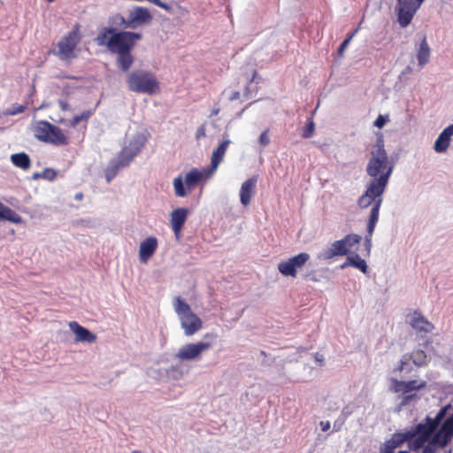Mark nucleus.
Returning <instances> with one entry per match:
<instances>
[{
  "mask_svg": "<svg viewBox=\"0 0 453 453\" xmlns=\"http://www.w3.org/2000/svg\"><path fill=\"white\" fill-rule=\"evenodd\" d=\"M393 169L394 165L388 160L384 148V139L380 134L371 151V157L366 166V173L372 177V180L360 198L380 197L388 183Z\"/></svg>",
  "mask_w": 453,
  "mask_h": 453,
  "instance_id": "1",
  "label": "nucleus"
},
{
  "mask_svg": "<svg viewBox=\"0 0 453 453\" xmlns=\"http://www.w3.org/2000/svg\"><path fill=\"white\" fill-rule=\"evenodd\" d=\"M453 411L450 404L442 407L434 418L426 417L422 422L403 433L409 442V449L418 452L428 440L436 433V429L449 411Z\"/></svg>",
  "mask_w": 453,
  "mask_h": 453,
  "instance_id": "2",
  "label": "nucleus"
},
{
  "mask_svg": "<svg viewBox=\"0 0 453 453\" xmlns=\"http://www.w3.org/2000/svg\"><path fill=\"white\" fill-rule=\"evenodd\" d=\"M142 35L134 32L119 31L115 28L104 27L96 38L99 46H105L112 54L126 50H132L136 40H140Z\"/></svg>",
  "mask_w": 453,
  "mask_h": 453,
  "instance_id": "3",
  "label": "nucleus"
},
{
  "mask_svg": "<svg viewBox=\"0 0 453 453\" xmlns=\"http://www.w3.org/2000/svg\"><path fill=\"white\" fill-rule=\"evenodd\" d=\"M146 137L143 134H136L130 141L127 146L122 149L118 157L111 160L104 170L107 182H110L118 174L119 171L129 165L134 157L145 146Z\"/></svg>",
  "mask_w": 453,
  "mask_h": 453,
  "instance_id": "4",
  "label": "nucleus"
},
{
  "mask_svg": "<svg viewBox=\"0 0 453 453\" xmlns=\"http://www.w3.org/2000/svg\"><path fill=\"white\" fill-rule=\"evenodd\" d=\"M129 90L136 93L154 95L160 91L159 82L155 75L144 70H134L127 78Z\"/></svg>",
  "mask_w": 453,
  "mask_h": 453,
  "instance_id": "5",
  "label": "nucleus"
},
{
  "mask_svg": "<svg viewBox=\"0 0 453 453\" xmlns=\"http://www.w3.org/2000/svg\"><path fill=\"white\" fill-rule=\"evenodd\" d=\"M174 310L186 335L191 336L203 327L201 319L192 311L190 306L180 296L174 298Z\"/></svg>",
  "mask_w": 453,
  "mask_h": 453,
  "instance_id": "6",
  "label": "nucleus"
},
{
  "mask_svg": "<svg viewBox=\"0 0 453 453\" xmlns=\"http://www.w3.org/2000/svg\"><path fill=\"white\" fill-rule=\"evenodd\" d=\"M34 132L35 138L41 142L56 146L68 144V138L63 130L47 120L37 121Z\"/></svg>",
  "mask_w": 453,
  "mask_h": 453,
  "instance_id": "7",
  "label": "nucleus"
},
{
  "mask_svg": "<svg viewBox=\"0 0 453 453\" xmlns=\"http://www.w3.org/2000/svg\"><path fill=\"white\" fill-rule=\"evenodd\" d=\"M206 177L205 173L196 168H193L187 173L184 179L181 176L176 177L173 180V187L176 196L180 197L187 196V191L198 188L203 179Z\"/></svg>",
  "mask_w": 453,
  "mask_h": 453,
  "instance_id": "8",
  "label": "nucleus"
},
{
  "mask_svg": "<svg viewBox=\"0 0 453 453\" xmlns=\"http://www.w3.org/2000/svg\"><path fill=\"white\" fill-rule=\"evenodd\" d=\"M81 35L79 25H76L72 31H70L58 42V50L55 54L61 60H67L75 58L74 50L81 42Z\"/></svg>",
  "mask_w": 453,
  "mask_h": 453,
  "instance_id": "9",
  "label": "nucleus"
},
{
  "mask_svg": "<svg viewBox=\"0 0 453 453\" xmlns=\"http://www.w3.org/2000/svg\"><path fill=\"white\" fill-rule=\"evenodd\" d=\"M361 236L358 234H348L343 239L333 242L323 254L325 259L333 258L335 256H344L356 244L359 243Z\"/></svg>",
  "mask_w": 453,
  "mask_h": 453,
  "instance_id": "10",
  "label": "nucleus"
},
{
  "mask_svg": "<svg viewBox=\"0 0 453 453\" xmlns=\"http://www.w3.org/2000/svg\"><path fill=\"white\" fill-rule=\"evenodd\" d=\"M310 255L306 252L299 253L278 264L279 272L285 277L296 278L299 269H302L309 261Z\"/></svg>",
  "mask_w": 453,
  "mask_h": 453,
  "instance_id": "11",
  "label": "nucleus"
},
{
  "mask_svg": "<svg viewBox=\"0 0 453 453\" xmlns=\"http://www.w3.org/2000/svg\"><path fill=\"white\" fill-rule=\"evenodd\" d=\"M359 205L362 208L371 207L369 215V220L367 225V234L365 236V246L370 250L372 245V236L375 228V226L379 219V212L382 200H358Z\"/></svg>",
  "mask_w": 453,
  "mask_h": 453,
  "instance_id": "12",
  "label": "nucleus"
},
{
  "mask_svg": "<svg viewBox=\"0 0 453 453\" xmlns=\"http://www.w3.org/2000/svg\"><path fill=\"white\" fill-rule=\"evenodd\" d=\"M424 0H397L398 21L402 27H407Z\"/></svg>",
  "mask_w": 453,
  "mask_h": 453,
  "instance_id": "13",
  "label": "nucleus"
},
{
  "mask_svg": "<svg viewBox=\"0 0 453 453\" xmlns=\"http://www.w3.org/2000/svg\"><path fill=\"white\" fill-rule=\"evenodd\" d=\"M153 19L149 9L142 6H135L128 12L127 17V28L135 29L139 27L150 24Z\"/></svg>",
  "mask_w": 453,
  "mask_h": 453,
  "instance_id": "14",
  "label": "nucleus"
},
{
  "mask_svg": "<svg viewBox=\"0 0 453 453\" xmlns=\"http://www.w3.org/2000/svg\"><path fill=\"white\" fill-rule=\"evenodd\" d=\"M212 346L211 342H198L182 346L176 354L181 361H190L200 357L201 354Z\"/></svg>",
  "mask_w": 453,
  "mask_h": 453,
  "instance_id": "15",
  "label": "nucleus"
},
{
  "mask_svg": "<svg viewBox=\"0 0 453 453\" xmlns=\"http://www.w3.org/2000/svg\"><path fill=\"white\" fill-rule=\"evenodd\" d=\"M410 326L420 335L431 333L434 329V326L418 311H414L408 316Z\"/></svg>",
  "mask_w": 453,
  "mask_h": 453,
  "instance_id": "16",
  "label": "nucleus"
},
{
  "mask_svg": "<svg viewBox=\"0 0 453 453\" xmlns=\"http://www.w3.org/2000/svg\"><path fill=\"white\" fill-rule=\"evenodd\" d=\"M158 247L157 239L155 236H150L144 239L139 246V260L146 264L154 255Z\"/></svg>",
  "mask_w": 453,
  "mask_h": 453,
  "instance_id": "17",
  "label": "nucleus"
},
{
  "mask_svg": "<svg viewBox=\"0 0 453 453\" xmlns=\"http://www.w3.org/2000/svg\"><path fill=\"white\" fill-rule=\"evenodd\" d=\"M188 214L189 211L187 208H178L171 213L170 223L176 239H180Z\"/></svg>",
  "mask_w": 453,
  "mask_h": 453,
  "instance_id": "18",
  "label": "nucleus"
},
{
  "mask_svg": "<svg viewBox=\"0 0 453 453\" xmlns=\"http://www.w3.org/2000/svg\"><path fill=\"white\" fill-rule=\"evenodd\" d=\"M426 386V381L418 382L416 380L403 381L396 379L392 380V390L395 393L407 394L411 391H417L425 388Z\"/></svg>",
  "mask_w": 453,
  "mask_h": 453,
  "instance_id": "19",
  "label": "nucleus"
},
{
  "mask_svg": "<svg viewBox=\"0 0 453 453\" xmlns=\"http://www.w3.org/2000/svg\"><path fill=\"white\" fill-rule=\"evenodd\" d=\"M69 328L75 334L76 342L92 343L95 342L96 340V335L95 334L91 333L88 329L81 326L76 321L69 322Z\"/></svg>",
  "mask_w": 453,
  "mask_h": 453,
  "instance_id": "20",
  "label": "nucleus"
},
{
  "mask_svg": "<svg viewBox=\"0 0 453 453\" xmlns=\"http://www.w3.org/2000/svg\"><path fill=\"white\" fill-rule=\"evenodd\" d=\"M407 441L404 433H395L380 447V453H395V449Z\"/></svg>",
  "mask_w": 453,
  "mask_h": 453,
  "instance_id": "21",
  "label": "nucleus"
},
{
  "mask_svg": "<svg viewBox=\"0 0 453 453\" xmlns=\"http://www.w3.org/2000/svg\"><path fill=\"white\" fill-rule=\"evenodd\" d=\"M453 135V124L448 126L439 135L434 142V149L438 153L447 150Z\"/></svg>",
  "mask_w": 453,
  "mask_h": 453,
  "instance_id": "22",
  "label": "nucleus"
},
{
  "mask_svg": "<svg viewBox=\"0 0 453 453\" xmlns=\"http://www.w3.org/2000/svg\"><path fill=\"white\" fill-rule=\"evenodd\" d=\"M231 143L229 139L222 141L216 150H213L211 157V171L214 172L218 169L220 163L223 161L225 154Z\"/></svg>",
  "mask_w": 453,
  "mask_h": 453,
  "instance_id": "23",
  "label": "nucleus"
},
{
  "mask_svg": "<svg viewBox=\"0 0 453 453\" xmlns=\"http://www.w3.org/2000/svg\"><path fill=\"white\" fill-rule=\"evenodd\" d=\"M430 53L431 50L427 44L426 38L423 36L417 52V58L420 67H423L429 62Z\"/></svg>",
  "mask_w": 453,
  "mask_h": 453,
  "instance_id": "24",
  "label": "nucleus"
},
{
  "mask_svg": "<svg viewBox=\"0 0 453 453\" xmlns=\"http://www.w3.org/2000/svg\"><path fill=\"white\" fill-rule=\"evenodd\" d=\"M117 65L123 72H127L134 64V58L131 50L117 53Z\"/></svg>",
  "mask_w": 453,
  "mask_h": 453,
  "instance_id": "25",
  "label": "nucleus"
},
{
  "mask_svg": "<svg viewBox=\"0 0 453 453\" xmlns=\"http://www.w3.org/2000/svg\"><path fill=\"white\" fill-rule=\"evenodd\" d=\"M2 220L19 224L22 222V218L11 208L0 203V221Z\"/></svg>",
  "mask_w": 453,
  "mask_h": 453,
  "instance_id": "26",
  "label": "nucleus"
},
{
  "mask_svg": "<svg viewBox=\"0 0 453 453\" xmlns=\"http://www.w3.org/2000/svg\"><path fill=\"white\" fill-rule=\"evenodd\" d=\"M257 182V177L253 176L244 181L240 190V198H251Z\"/></svg>",
  "mask_w": 453,
  "mask_h": 453,
  "instance_id": "27",
  "label": "nucleus"
},
{
  "mask_svg": "<svg viewBox=\"0 0 453 453\" xmlns=\"http://www.w3.org/2000/svg\"><path fill=\"white\" fill-rule=\"evenodd\" d=\"M353 266L355 268L359 269L362 273H367V265L366 262L361 258L358 255L348 257L346 262L342 265V268H345L346 266Z\"/></svg>",
  "mask_w": 453,
  "mask_h": 453,
  "instance_id": "28",
  "label": "nucleus"
},
{
  "mask_svg": "<svg viewBox=\"0 0 453 453\" xmlns=\"http://www.w3.org/2000/svg\"><path fill=\"white\" fill-rule=\"evenodd\" d=\"M11 160L15 166L23 170H27L31 166L30 157L24 152L12 155Z\"/></svg>",
  "mask_w": 453,
  "mask_h": 453,
  "instance_id": "29",
  "label": "nucleus"
},
{
  "mask_svg": "<svg viewBox=\"0 0 453 453\" xmlns=\"http://www.w3.org/2000/svg\"><path fill=\"white\" fill-rule=\"evenodd\" d=\"M410 360L417 366L426 365V354L422 349H414L411 354H407Z\"/></svg>",
  "mask_w": 453,
  "mask_h": 453,
  "instance_id": "30",
  "label": "nucleus"
},
{
  "mask_svg": "<svg viewBox=\"0 0 453 453\" xmlns=\"http://www.w3.org/2000/svg\"><path fill=\"white\" fill-rule=\"evenodd\" d=\"M26 109L27 105L14 104L11 108L6 109L4 113L6 116H13L24 112Z\"/></svg>",
  "mask_w": 453,
  "mask_h": 453,
  "instance_id": "31",
  "label": "nucleus"
},
{
  "mask_svg": "<svg viewBox=\"0 0 453 453\" xmlns=\"http://www.w3.org/2000/svg\"><path fill=\"white\" fill-rule=\"evenodd\" d=\"M410 358L408 355H404L400 360L399 365L395 368V372H402L403 371L411 372L412 369L409 365Z\"/></svg>",
  "mask_w": 453,
  "mask_h": 453,
  "instance_id": "32",
  "label": "nucleus"
},
{
  "mask_svg": "<svg viewBox=\"0 0 453 453\" xmlns=\"http://www.w3.org/2000/svg\"><path fill=\"white\" fill-rule=\"evenodd\" d=\"M269 129H265L259 136V144L262 147H265L270 143V138L268 135Z\"/></svg>",
  "mask_w": 453,
  "mask_h": 453,
  "instance_id": "33",
  "label": "nucleus"
},
{
  "mask_svg": "<svg viewBox=\"0 0 453 453\" xmlns=\"http://www.w3.org/2000/svg\"><path fill=\"white\" fill-rule=\"evenodd\" d=\"M112 23L119 26H123L124 28H127V18H124L120 14H116L112 17Z\"/></svg>",
  "mask_w": 453,
  "mask_h": 453,
  "instance_id": "34",
  "label": "nucleus"
},
{
  "mask_svg": "<svg viewBox=\"0 0 453 453\" xmlns=\"http://www.w3.org/2000/svg\"><path fill=\"white\" fill-rule=\"evenodd\" d=\"M388 121V118L387 116L379 115L376 120L374 121V126L379 128H381Z\"/></svg>",
  "mask_w": 453,
  "mask_h": 453,
  "instance_id": "35",
  "label": "nucleus"
},
{
  "mask_svg": "<svg viewBox=\"0 0 453 453\" xmlns=\"http://www.w3.org/2000/svg\"><path fill=\"white\" fill-rule=\"evenodd\" d=\"M42 176L44 179H47V180H53L56 178V176H57V173L54 170H52V169H45L42 172Z\"/></svg>",
  "mask_w": 453,
  "mask_h": 453,
  "instance_id": "36",
  "label": "nucleus"
},
{
  "mask_svg": "<svg viewBox=\"0 0 453 453\" xmlns=\"http://www.w3.org/2000/svg\"><path fill=\"white\" fill-rule=\"evenodd\" d=\"M314 132V124L313 122H310L306 127V129L303 133V136L304 138H309L313 134Z\"/></svg>",
  "mask_w": 453,
  "mask_h": 453,
  "instance_id": "37",
  "label": "nucleus"
},
{
  "mask_svg": "<svg viewBox=\"0 0 453 453\" xmlns=\"http://www.w3.org/2000/svg\"><path fill=\"white\" fill-rule=\"evenodd\" d=\"M92 115H93V111L91 110H86V111H82L80 115H77V116L81 119V121L87 122Z\"/></svg>",
  "mask_w": 453,
  "mask_h": 453,
  "instance_id": "38",
  "label": "nucleus"
},
{
  "mask_svg": "<svg viewBox=\"0 0 453 453\" xmlns=\"http://www.w3.org/2000/svg\"><path fill=\"white\" fill-rule=\"evenodd\" d=\"M58 106H59L61 111H70L71 110V106H70V104H68L67 101H65V100H58Z\"/></svg>",
  "mask_w": 453,
  "mask_h": 453,
  "instance_id": "39",
  "label": "nucleus"
},
{
  "mask_svg": "<svg viewBox=\"0 0 453 453\" xmlns=\"http://www.w3.org/2000/svg\"><path fill=\"white\" fill-rule=\"evenodd\" d=\"M205 136V128L203 126H201L198 129H197V132H196V139H200L201 137H204Z\"/></svg>",
  "mask_w": 453,
  "mask_h": 453,
  "instance_id": "40",
  "label": "nucleus"
},
{
  "mask_svg": "<svg viewBox=\"0 0 453 453\" xmlns=\"http://www.w3.org/2000/svg\"><path fill=\"white\" fill-rule=\"evenodd\" d=\"M81 122V119H79V117L76 115L74 116L72 119H70L69 121V125L70 127H75L79 123Z\"/></svg>",
  "mask_w": 453,
  "mask_h": 453,
  "instance_id": "41",
  "label": "nucleus"
},
{
  "mask_svg": "<svg viewBox=\"0 0 453 453\" xmlns=\"http://www.w3.org/2000/svg\"><path fill=\"white\" fill-rule=\"evenodd\" d=\"M349 40H344V41L341 43V45H340V47H339V53H340V54H342V53L344 51L345 48L349 45Z\"/></svg>",
  "mask_w": 453,
  "mask_h": 453,
  "instance_id": "42",
  "label": "nucleus"
},
{
  "mask_svg": "<svg viewBox=\"0 0 453 453\" xmlns=\"http://www.w3.org/2000/svg\"><path fill=\"white\" fill-rule=\"evenodd\" d=\"M320 426H321V429L323 431H327L330 428V426H331L329 421H321L320 422Z\"/></svg>",
  "mask_w": 453,
  "mask_h": 453,
  "instance_id": "43",
  "label": "nucleus"
},
{
  "mask_svg": "<svg viewBox=\"0 0 453 453\" xmlns=\"http://www.w3.org/2000/svg\"><path fill=\"white\" fill-rule=\"evenodd\" d=\"M314 358L315 360L320 365H323V362H324V358H323V356L319 353H316L314 355Z\"/></svg>",
  "mask_w": 453,
  "mask_h": 453,
  "instance_id": "44",
  "label": "nucleus"
},
{
  "mask_svg": "<svg viewBox=\"0 0 453 453\" xmlns=\"http://www.w3.org/2000/svg\"><path fill=\"white\" fill-rule=\"evenodd\" d=\"M357 32V29H355L354 31L349 33L345 40H349V42H350V41L352 40V38L354 37V35H356Z\"/></svg>",
  "mask_w": 453,
  "mask_h": 453,
  "instance_id": "45",
  "label": "nucleus"
},
{
  "mask_svg": "<svg viewBox=\"0 0 453 453\" xmlns=\"http://www.w3.org/2000/svg\"><path fill=\"white\" fill-rule=\"evenodd\" d=\"M239 97H240V92L235 91L232 94V96H230V99L235 100V99H238Z\"/></svg>",
  "mask_w": 453,
  "mask_h": 453,
  "instance_id": "46",
  "label": "nucleus"
},
{
  "mask_svg": "<svg viewBox=\"0 0 453 453\" xmlns=\"http://www.w3.org/2000/svg\"><path fill=\"white\" fill-rule=\"evenodd\" d=\"M412 398H413V395H406L403 401V403H407Z\"/></svg>",
  "mask_w": 453,
  "mask_h": 453,
  "instance_id": "47",
  "label": "nucleus"
},
{
  "mask_svg": "<svg viewBox=\"0 0 453 453\" xmlns=\"http://www.w3.org/2000/svg\"><path fill=\"white\" fill-rule=\"evenodd\" d=\"M241 202H242L243 207L245 208L249 205L250 200H241Z\"/></svg>",
  "mask_w": 453,
  "mask_h": 453,
  "instance_id": "48",
  "label": "nucleus"
},
{
  "mask_svg": "<svg viewBox=\"0 0 453 453\" xmlns=\"http://www.w3.org/2000/svg\"><path fill=\"white\" fill-rule=\"evenodd\" d=\"M219 109H213L211 111V116L217 115V114H219Z\"/></svg>",
  "mask_w": 453,
  "mask_h": 453,
  "instance_id": "49",
  "label": "nucleus"
},
{
  "mask_svg": "<svg viewBox=\"0 0 453 453\" xmlns=\"http://www.w3.org/2000/svg\"><path fill=\"white\" fill-rule=\"evenodd\" d=\"M334 430H339L340 429V426L339 424H336V422L334 424Z\"/></svg>",
  "mask_w": 453,
  "mask_h": 453,
  "instance_id": "50",
  "label": "nucleus"
},
{
  "mask_svg": "<svg viewBox=\"0 0 453 453\" xmlns=\"http://www.w3.org/2000/svg\"><path fill=\"white\" fill-rule=\"evenodd\" d=\"M334 430H339L340 429V426L339 424H336V422L334 424Z\"/></svg>",
  "mask_w": 453,
  "mask_h": 453,
  "instance_id": "51",
  "label": "nucleus"
},
{
  "mask_svg": "<svg viewBox=\"0 0 453 453\" xmlns=\"http://www.w3.org/2000/svg\"><path fill=\"white\" fill-rule=\"evenodd\" d=\"M75 198L76 199L82 198V194L81 193L76 194Z\"/></svg>",
  "mask_w": 453,
  "mask_h": 453,
  "instance_id": "52",
  "label": "nucleus"
},
{
  "mask_svg": "<svg viewBox=\"0 0 453 453\" xmlns=\"http://www.w3.org/2000/svg\"><path fill=\"white\" fill-rule=\"evenodd\" d=\"M131 453H143L141 450H133Z\"/></svg>",
  "mask_w": 453,
  "mask_h": 453,
  "instance_id": "53",
  "label": "nucleus"
},
{
  "mask_svg": "<svg viewBox=\"0 0 453 453\" xmlns=\"http://www.w3.org/2000/svg\"><path fill=\"white\" fill-rule=\"evenodd\" d=\"M398 453H410V452H408V451H406V450H401V451H399Z\"/></svg>",
  "mask_w": 453,
  "mask_h": 453,
  "instance_id": "54",
  "label": "nucleus"
},
{
  "mask_svg": "<svg viewBox=\"0 0 453 453\" xmlns=\"http://www.w3.org/2000/svg\"><path fill=\"white\" fill-rule=\"evenodd\" d=\"M444 453H451V449L444 450Z\"/></svg>",
  "mask_w": 453,
  "mask_h": 453,
  "instance_id": "55",
  "label": "nucleus"
},
{
  "mask_svg": "<svg viewBox=\"0 0 453 453\" xmlns=\"http://www.w3.org/2000/svg\"><path fill=\"white\" fill-rule=\"evenodd\" d=\"M310 280H313V281H316L317 280L313 277L310 278Z\"/></svg>",
  "mask_w": 453,
  "mask_h": 453,
  "instance_id": "56",
  "label": "nucleus"
}]
</instances>
